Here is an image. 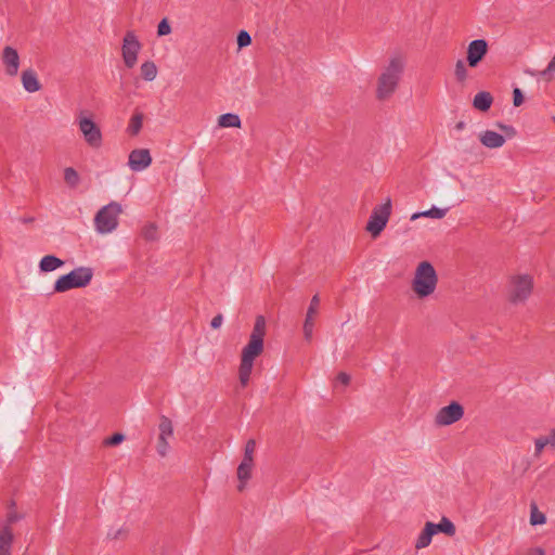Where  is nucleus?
I'll use <instances>...</instances> for the list:
<instances>
[{"label": "nucleus", "instance_id": "obj_9", "mask_svg": "<svg viewBox=\"0 0 555 555\" xmlns=\"http://www.w3.org/2000/svg\"><path fill=\"white\" fill-rule=\"evenodd\" d=\"M77 122L87 144L92 149H99L103 142L100 127L89 117L81 116Z\"/></svg>", "mask_w": 555, "mask_h": 555}, {"label": "nucleus", "instance_id": "obj_4", "mask_svg": "<svg viewBox=\"0 0 555 555\" xmlns=\"http://www.w3.org/2000/svg\"><path fill=\"white\" fill-rule=\"evenodd\" d=\"M93 270L89 267H78L69 273L60 276L54 283L55 293H65L72 288H81L90 284Z\"/></svg>", "mask_w": 555, "mask_h": 555}, {"label": "nucleus", "instance_id": "obj_45", "mask_svg": "<svg viewBox=\"0 0 555 555\" xmlns=\"http://www.w3.org/2000/svg\"><path fill=\"white\" fill-rule=\"evenodd\" d=\"M501 129L503 130H507V128H509L508 126H504V125H499Z\"/></svg>", "mask_w": 555, "mask_h": 555}, {"label": "nucleus", "instance_id": "obj_22", "mask_svg": "<svg viewBox=\"0 0 555 555\" xmlns=\"http://www.w3.org/2000/svg\"><path fill=\"white\" fill-rule=\"evenodd\" d=\"M64 264V261L56 256L53 255H47L41 258L39 262V269L42 272H51L56 270L57 268L62 267Z\"/></svg>", "mask_w": 555, "mask_h": 555}, {"label": "nucleus", "instance_id": "obj_32", "mask_svg": "<svg viewBox=\"0 0 555 555\" xmlns=\"http://www.w3.org/2000/svg\"><path fill=\"white\" fill-rule=\"evenodd\" d=\"M546 521V517L543 513L539 512L535 505H532L531 515H530V524L543 525Z\"/></svg>", "mask_w": 555, "mask_h": 555}, {"label": "nucleus", "instance_id": "obj_3", "mask_svg": "<svg viewBox=\"0 0 555 555\" xmlns=\"http://www.w3.org/2000/svg\"><path fill=\"white\" fill-rule=\"evenodd\" d=\"M437 283L438 276L433 264L428 261L420 262L412 281V289L416 296L428 297L435 292Z\"/></svg>", "mask_w": 555, "mask_h": 555}, {"label": "nucleus", "instance_id": "obj_11", "mask_svg": "<svg viewBox=\"0 0 555 555\" xmlns=\"http://www.w3.org/2000/svg\"><path fill=\"white\" fill-rule=\"evenodd\" d=\"M464 415V408L456 401L441 408L436 416L435 424L438 426H449L460 421Z\"/></svg>", "mask_w": 555, "mask_h": 555}, {"label": "nucleus", "instance_id": "obj_14", "mask_svg": "<svg viewBox=\"0 0 555 555\" xmlns=\"http://www.w3.org/2000/svg\"><path fill=\"white\" fill-rule=\"evenodd\" d=\"M1 62L8 76L15 77L18 74L21 61L16 49L10 46L4 47L1 53Z\"/></svg>", "mask_w": 555, "mask_h": 555}, {"label": "nucleus", "instance_id": "obj_31", "mask_svg": "<svg viewBox=\"0 0 555 555\" xmlns=\"http://www.w3.org/2000/svg\"><path fill=\"white\" fill-rule=\"evenodd\" d=\"M256 450V441L254 439H249L246 442L245 449H244V456L242 461L245 462H253L254 463V452Z\"/></svg>", "mask_w": 555, "mask_h": 555}, {"label": "nucleus", "instance_id": "obj_41", "mask_svg": "<svg viewBox=\"0 0 555 555\" xmlns=\"http://www.w3.org/2000/svg\"><path fill=\"white\" fill-rule=\"evenodd\" d=\"M547 443L551 448H555V428H553L547 435H545Z\"/></svg>", "mask_w": 555, "mask_h": 555}, {"label": "nucleus", "instance_id": "obj_21", "mask_svg": "<svg viewBox=\"0 0 555 555\" xmlns=\"http://www.w3.org/2000/svg\"><path fill=\"white\" fill-rule=\"evenodd\" d=\"M253 465H254L253 462H245V461H242L241 464L238 465V467H237V478L240 481V483L237 486L238 491L244 490L247 480L250 478Z\"/></svg>", "mask_w": 555, "mask_h": 555}, {"label": "nucleus", "instance_id": "obj_12", "mask_svg": "<svg viewBox=\"0 0 555 555\" xmlns=\"http://www.w3.org/2000/svg\"><path fill=\"white\" fill-rule=\"evenodd\" d=\"M488 49L489 46L485 39H475L470 41L467 47V65L472 68H476L487 55Z\"/></svg>", "mask_w": 555, "mask_h": 555}, {"label": "nucleus", "instance_id": "obj_25", "mask_svg": "<svg viewBox=\"0 0 555 555\" xmlns=\"http://www.w3.org/2000/svg\"><path fill=\"white\" fill-rule=\"evenodd\" d=\"M448 212V208H438L433 206L430 209L415 212L412 215L411 220H416L421 217H428L434 219H442Z\"/></svg>", "mask_w": 555, "mask_h": 555}, {"label": "nucleus", "instance_id": "obj_10", "mask_svg": "<svg viewBox=\"0 0 555 555\" xmlns=\"http://www.w3.org/2000/svg\"><path fill=\"white\" fill-rule=\"evenodd\" d=\"M141 50V43L131 30L127 31L122 39L121 54L125 65L132 68L138 61V54Z\"/></svg>", "mask_w": 555, "mask_h": 555}, {"label": "nucleus", "instance_id": "obj_36", "mask_svg": "<svg viewBox=\"0 0 555 555\" xmlns=\"http://www.w3.org/2000/svg\"><path fill=\"white\" fill-rule=\"evenodd\" d=\"M171 33V26L167 18H163L157 26V35L159 37L167 36Z\"/></svg>", "mask_w": 555, "mask_h": 555}, {"label": "nucleus", "instance_id": "obj_28", "mask_svg": "<svg viewBox=\"0 0 555 555\" xmlns=\"http://www.w3.org/2000/svg\"><path fill=\"white\" fill-rule=\"evenodd\" d=\"M141 235L145 241L154 242L158 240V229L153 222L145 224L142 228Z\"/></svg>", "mask_w": 555, "mask_h": 555}, {"label": "nucleus", "instance_id": "obj_40", "mask_svg": "<svg viewBox=\"0 0 555 555\" xmlns=\"http://www.w3.org/2000/svg\"><path fill=\"white\" fill-rule=\"evenodd\" d=\"M222 322H223V317L221 313L215 315L210 322V326L214 328V330H217L219 328L221 325H222Z\"/></svg>", "mask_w": 555, "mask_h": 555}, {"label": "nucleus", "instance_id": "obj_17", "mask_svg": "<svg viewBox=\"0 0 555 555\" xmlns=\"http://www.w3.org/2000/svg\"><path fill=\"white\" fill-rule=\"evenodd\" d=\"M480 142L489 149H499L504 145L505 138L492 130H486L480 134Z\"/></svg>", "mask_w": 555, "mask_h": 555}, {"label": "nucleus", "instance_id": "obj_15", "mask_svg": "<svg viewBox=\"0 0 555 555\" xmlns=\"http://www.w3.org/2000/svg\"><path fill=\"white\" fill-rule=\"evenodd\" d=\"M320 306L319 295H314L311 298L310 305L307 310L306 319L304 322V336L307 341H311L314 328V317L318 314Z\"/></svg>", "mask_w": 555, "mask_h": 555}, {"label": "nucleus", "instance_id": "obj_39", "mask_svg": "<svg viewBox=\"0 0 555 555\" xmlns=\"http://www.w3.org/2000/svg\"><path fill=\"white\" fill-rule=\"evenodd\" d=\"M350 379H351V378H350V375H349V374H347V373H345V372H340V373L337 375V377H336V382H337V383H340V384H341V385H344V386L349 385Z\"/></svg>", "mask_w": 555, "mask_h": 555}, {"label": "nucleus", "instance_id": "obj_37", "mask_svg": "<svg viewBox=\"0 0 555 555\" xmlns=\"http://www.w3.org/2000/svg\"><path fill=\"white\" fill-rule=\"evenodd\" d=\"M125 440V436L120 433H116L113 436L104 440L105 446H117Z\"/></svg>", "mask_w": 555, "mask_h": 555}, {"label": "nucleus", "instance_id": "obj_5", "mask_svg": "<svg viewBox=\"0 0 555 555\" xmlns=\"http://www.w3.org/2000/svg\"><path fill=\"white\" fill-rule=\"evenodd\" d=\"M533 292V278L529 274L511 276L507 286V299L514 305H524Z\"/></svg>", "mask_w": 555, "mask_h": 555}, {"label": "nucleus", "instance_id": "obj_29", "mask_svg": "<svg viewBox=\"0 0 555 555\" xmlns=\"http://www.w3.org/2000/svg\"><path fill=\"white\" fill-rule=\"evenodd\" d=\"M64 181L69 188H76L80 182V177L73 167H67L64 170Z\"/></svg>", "mask_w": 555, "mask_h": 555}, {"label": "nucleus", "instance_id": "obj_20", "mask_svg": "<svg viewBox=\"0 0 555 555\" xmlns=\"http://www.w3.org/2000/svg\"><path fill=\"white\" fill-rule=\"evenodd\" d=\"M493 102V96L490 92L480 91L478 92L473 100V106L481 112H487Z\"/></svg>", "mask_w": 555, "mask_h": 555}, {"label": "nucleus", "instance_id": "obj_26", "mask_svg": "<svg viewBox=\"0 0 555 555\" xmlns=\"http://www.w3.org/2000/svg\"><path fill=\"white\" fill-rule=\"evenodd\" d=\"M435 533L442 532L448 537H453L456 532L454 524L447 517H442L439 524H434Z\"/></svg>", "mask_w": 555, "mask_h": 555}, {"label": "nucleus", "instance_id": "obj_34", "mask_svg": "<svg viewBox=\"0 0 555 555\" xmlns=\"http://www.w3.org/2000/svg\"><path fill=\"white\" fill-rule=\"evenodd\" d=\"M128 534V530L125 528L119 529H111L107 532V538L109 540H124Z\"/></svg>", "mask_w": 555, "mask_h": 555}, {"label": "nucleus", "instance_id": "obj_1", "mask_svg": "<svg viewBox=\"0 0 555 555\" xmlns=\"http://www.w3.org/2000/svg\"><path fill=\"white\" fill-rule=\"evenodd\" d=\"M266 319L258 315L255 320L253 331L247 345L243 348L241 363L238 367V379L242 387L248 385L250 374L254 367L255 359L263 351V338L266 335Z\"/></svg>", "mask_w": 555, "mask_h": 555}, {"label": "nucleus", "instance_id": "obj_23", "mask_svg": "<svg viewBox=\"0 0 555 555\" xmlns=\"http://www.w3.org/2000/svg\"><path fill=\"white\" fill-rule=\"evenodd\" d=\"M241 125V118L236 114L227 113L218 118V126L222 128H240Z\"/></svg>", "mask_w": 555, "mask_h": 555}, {"label": "nucleus", "instance_id": "obj_16", "mask_svg": "<svg viewBox=\"0 0 555 555\" xmlns=\"http://www.w3.org/2000/svg\"><path fill=\"white\" fill-rule=\"evenodd\" d=\"M152 163L150 151L146 149H138L129 154L128 165L133 171H142Z\"/></svg>", "mask_w": 555, "mask_h": 555}, {"label": "nucleus", "instance_id": "obj_30", "mask_svg": "<svg viewBox=\"0 0 555 555\" xmlns=\"http://www.w3.org/2000/svg\"><path fill=\"white\" fill-rule=\"evenodd\" d=\"M454 76H455V79L457 82H465L467 77H468V73H467V68H466V64L463 60H457L456 63H455V67H454Z\"/></svg>", "mask_w": 555, "mask_h": 555}, {"label": "nucleus", "instance_id": "obj_42", "mask_svg": "<svg viewBox=\"0 0 555 555\" xmlns=\"http://www.w3.org/2000/svg\"><path fill=\"white\" fill-rule=\"evenodd\" d=\"M526 555H545V551L542 547H533L528 550Z\"/></svg>", "mask_w": 555, "mask_h": 555}, {"label": "nucleus", "instance_id": "obj_43", "mask_svg": "<svg viewBox=\"0 0 555 555\" xmlns=\"http://www.w3.org/2000/svg\"><path fill=\"white\" fill-rule=\"evenodd\" d=\"M465 127H466L465 121L461 120V121H459V122H456V124H455V127H454V128H455V130H457V131H462Z\"/></svg>", "mask_w": 555, "mask_h": 555}, {"label": "nucleus", "instance_id": "obj_6", "mask_svg": "<svg viewBox=\"0 0 555 555\" xmlns=\"http://www.w3.org/2000/svg\"><path fill=\"white\" fill-rule=\"evenodd\" d=\"M122 212L121 205L116 202L103 206L94 217V228L100 234H108L116 230L118 217Z\"/></svg>", "mask_w": 555, "mask_h": 555}, {"label": "nucleus", "instance_id": "obj_33", "mask_svg": "<svg viewBox=\"0 0 555 555\" xmlns=\"http://www.w3.org/2000/svg\"><path fill=\"white\" fill-rule=\"evenodd\" d=\"M547 439L545 436H540L534 439V456L540 457L542 451L545 447H547Z\"/></svg>", "mask_w": 555, "mask_h": 555}, {"label": "nucleus", "instance_id": "obj_2", "mask_svg": "<svg viewBox=\"0 0 555 555\" xmlns=\"http://www.w3.org/2000/svg\"><path fill=\"white\" fill-rule=\"evenodd\" d=\"M404 69V61L396 55L389 60L388 65L382 70L376 87V98L386 101L396 92Z\"/></svg>", "mask_w": 555, "mask_h": 555}, {"label": "nucleus", "instance_id": "obj_35", "mask_svg": "<svg viewBox=\"0 0 555 555\" xmlns=\"http://www.w3.org/2000/svg\"><path fill=\"white\" fill-rule=\"evenodd\" d=\"M251 43V37L246 30H241L237 35V46L240 49L245 48Z\"/></svg>", "mask_w": 555, "mask_h": 555}, {"label": "nucleus", "instance_id": "obj_24", "mask_svg": "<svg viewBox=\"0 0 555 555\" xmlns=\"http://www.w3.org/2000/svg\"><path fill=\"white\" fill-rule=\"evenodd\" d=\"M143 118H144L143 113L134 112V114L131 116L128 127H127V132L130 135L139 134V132L141 131L142 126H143Z\"/></svg>", "mask_w": 555, "mask_h": 555}, {"label": "nucleus", "instance_id": "obj_8", "mask_svg": "<svg viewBox=\"0 0 555 555\" xmlns=\"http://www.w3.org/2000/svg\"><path fill=\"white\" fill-rule=\"evenodd\" d=\"M391 214V201L387 198L386 203L374 208L366 224V231L373 237H377L385 229Z\"/></svg>", "mask_w": 555, "mask_h": 555}, {"label": "nucleus", "instance_id": "obj_13", "mask_svg": "<svg viewBox=\"0 0 555 555\" xmlns=\"http://www.w3.org/2000/svg\"><path fill=\"white\" fill-rule=\"evenodd\" d=\"M158 429L159 436L157 440L156 450L162 457H165L169 450L168 438H170L173 435L172 422L167 416L163 415L160 417Z\"/></svg>", "mask_w": 555, "mask_h": 555}, {"label": "nucleus", "instance_id": "obj_7", "mask_svg": "<svg viewBox=\"0 0 555 555\" xmlns=\"http://www.w3.org/2000/svg\"><path fill=\"white\" fill-rule=\"evenodd\" d=\"M22 516L16 511H9L4 520L0 521V555H12V545L14 534L12 526L17 522Z\"/></svg>", "mask_w": 555, "mask_h": 555}, {"label": "nucleus", "instance_id": "obj_19", "mask_svg": "<svg viewBox=\"0 0 555 555\" xmlns=\"http://www.w3.org/2000/svg\"><path fill=\"white\" fill-rule=\"evenodd\" d=\"M435 534L436 533L434 530V522L427 521L425 524L424 529L422 530V532L418 534V537L416 539L415 548L421 550V548L428 546Z\"/></svg>", "mask_w": 555, "mask_h": 555}, {"label": "nucleus", "instance_id": "obj_18", "mask_svg": "<svg viewBox=\"0 0 555 555\" xmlns=\"http://www.w3.org/2000/svg\"><path fill=\"white\" fill-rule=\"evenodd\" d=\"M24 89L27 92L34 93L41 89V83L38 80L37 74L33 69H26L21 76Z\"/></svg>", "mask_w": 555, "mask_h": 555}, {"label": "nucleus", "instance_id": "obj_27", "mask_svg": "<svg viewBox=\"0 0 555 555\" xmlns=\"http://www.w3.org/2000/svg\"><path fill=\"white\" fill-rule=\"evenodd\" d=\"M141 75L146 81H152L157 76V67L154 62L147 61L141 65Z\"/></svg>", "mask_w": 555, "mask_h": 555}, {"label": "nucleus", "instance_id": "obj_38", "mask_svg": "<svg viewBox=\"0 0 555 555\" xmlns=\"http://www.w3.org/2000/svg\"><path fill=\"white\" fill-rule=\"evenodd\" d=\"M524 103V94L519 88L513 90V104L520 106Z\"/></svg>", "mask_w": 555, "mask_h": 555}, {"label": "nucleus", "instance_id": "obj_44", "mask_svg": "<svg viewBox=\"0 0 555 555\" xmlns=\"http://www.w3.org/2000/svg\"><path fill=\"white\" fill-rule=\"evenodd\" d=\"M35 218L34 217H25V218H22L21 221L23 223H30V222H34Z\"/></svg>", "mask_w": 555, "mask_h": 555}]
</instances>
